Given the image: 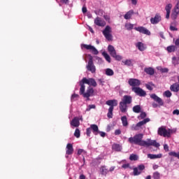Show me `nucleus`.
I'll return each instance as SVG.
<instances>
[{
	"label": "nucleus",
	"mask_w": 179,
	"mask_h": 179,
	"mask_svg": "<svg viewBox=\"0 0 179 179\" xmlns=\"http://www.w3.org/2000/svg\"><path fill=\"white\" fill-rule=\"evenodd\" d=\"M143 134H136L134 137H130L128 139V142L131 144L138 145V146H143L144 148H149V146H154V148H159L160 143H157L156 140H152L150 138L147 141H143Z\"/></svg>",
	"instance_id": "f257e3e1"
},
{
	"label": "nucleus",
	"mask_w": 179,
	"mask_h": 179,
	"mask_svg": "<svg viewBox=\"0 0 179 179\" xmlns=\"http://www.w3.org/2000/svg\"><path fill=\"white\" fill-rule=\"evenodd\" d=\"M106 104L110 106L107 113V117L108 118H113V111H114V107H117L118 106V101L116 99L108 100L106 102Z\"/></svg>",
	"instance_id": "f03ea898"
},
{
	"label": "nucleus",
	"mask_w": 179,
	"mask_h": 179,
	"mask_svg": "<svg viewBox=\"0 0 179 179\" xmlns=\"http://www.w3.org/2000/svg\"><path fill=\"white\" fill-rule=\"evenodd\" d=\"M171 132H173L172 129L167 130L166 127H161L158 129V135L159 136H164V138H171Z\"/></svg>",
	"instance_id": "7ed1b4c3"
},
{
	"label": "nucleus",
	"mask_w": 179,
	"mask_h": 179,
	"mask_svg": "<svg viewBox=\"0 0 179 179\" xmlns=\"http://www.w3.org/2000/svg\"><path fill=\"white\" fill-rule=\"evenodd\" d=\"M108 51L110 56L113 57V58H114L116 61H121V59H122V56L117 55V51L115 50V48H114V46L109 45L108 46Z\"/></svg>",
	"instance_id": "20e7f679"
},
{
	"label": "nucleus",
	"mask_w": 179,
	"mask_h": 179,
	"mask_svg": "<svg viewBox=\"0 0 179 179\" xmlns=\"http://www.w3.org/2000/svg\"><path fill=\"white\" fill-rule=\"evenodd\" d=\"M150 122V118H145L143 120L138 122L136 124H133L131 126V131H139V129H142L143 125H146V124Z\"/></svg>",
	"instance_id": "39448f33"
},
{
	"label": "nucleus",
	"mask_w": 179,
	"mask_h": 179,
	"mask_svg": "<svg viewBox=\"0 0 179 179\" xmlns=\"http://www.w3.org/2000/svg\"><path fill=\"white\" fill-rule=\"evenodd\" d=\"M86 68L91 73H96V66H94V63L93 62V57H90Z\"/></svg>",
	"instance_id": "423d86ee"
},
{
	"label": "nucleus",
	"mask_w": 179,
	"mask_h": 179,
	"mask_svg": "<svg viewBox=\"0 0 179 179\" xmlns=\"http://www.w3.org/2000/svg\"><path fill=\"white\" fill-rule=\"evenodd\" d=\"M111 27L106 26L103 31V34L104 37L108 40V41H113V35L111 34Z\"/></svg>",
	"instance_id": "0eeeda50"
},
{
	"label": "nucleus",
	"mask_w": 179,
	"mask_h": 179,
	"mask_svg": "<svg viewBox=\"0 0 179 179\" xmlns=\"http://www.w3.org/2000/svg\"><path fill=\"white\" fill-rule=\"evenodd\" d=\"M132 92L136 93L137 96L140 97H145L146 96V91L143 90L142 88L137 87H131Z\"/></svg>",
	"instance_id": "6e6552de"
},
{
	"label": "nucleus",
	"mask_w": 179,
	"mask_h": 179,
	"mask_svg": "<svg viewBox=\"0 0 179 179\" xmlns=\"http://www.w3.org/2000/svg\"><path fill=\"white\" fill-rule=\"evenodd\" d=\"M83 80L84 81V83H85V85H88L89 86H92V87H97V82H96V80H94V78H83Z\"/></svg>",
	"instance_id": "1a4fd4ad"
},
{
	"label": "nucleus",
	"mask_w": 179,
	"mask_h": 179,
	"mask_svg": "<svg viewBox=\"0 0 179 179\" xmlns=\"http://www.w3.org/2000/svg\"><path fill=\"white\" fill-rule=\"evenodd\" d=\"M81 47H83V48H85V50H90V51L92 52L94 55H97L99 54V50H97V49L92 45L82 44Z\"/></svg>",
	"instance_id": "9d476101"
},
{
	"label": "nucleus",
	"mask_w": 179,
	"mask_h": 179,
	"mask_svg": "<svg viewBox=\"0 0 179 179\" xmlns=\"http://www.w3.org/2000/svg\"><path fill=\"white\" fill-rule=\"evenodd\" d=\"M128 83L131 87H138V86H141V80L136 78H129Z\"/></svg>",
	"instance_id": "9b49d317"
},
{
	"label": "nucleus",
	"mask_w": 179,
	"mask_h": 179,
	"mask_svg": "<svg viewBox=\"0 0 179 179\" xmlns=\"http://www.w3.org/2000/svg\"><path fill=\"white\" fill-rule=\"evenodd\" d=\"M134 30L139 31V33H141L142 34H146V36H150L151 34L150 31H149V29H146L145 27H135Z\"/></svg>",
	"instance_id": "f8f14e48"
},
{
	"label": "nucleus",
	"mask_w": 179,
	"mask_h": 179,
	"mask_svg": "<svg viewBox=\"0 0 179 179\" xmlns=\"http://www.w3.org/2000/svg\"><path fill=\"white\" fill-rule=\"evenodd\" d=\"M92 96H94V90L92 87H88L86 92L83 95V97L89 100V97H92Z\"/></svg>",
	"instance_id": "ddd939ff"
},
{
	"label": "nucleus",
	"mask_w": 179,
	"mask_h": 179,
	"mask_svg": "<svg viewBox=\"0 0 179 179\" xmlns=\"http://www.w3.org/2000/svg\"><path fill=\"white\" fill-rule=\"evenodd\" d=\"M150 96L154 101H156L159 106H164V103L163 102V99L156 95V94H152L150 95Z\"/></svg>",
	"instance_id": "4468645a"
},
{
	"label": "nucleus",
	"mask_w": 179,
	"mask_h": 179,
	"mask_svg": "<svg viewBox=\"0 0 179 179\" xmlns=\"http://www.w3.org/2000/svg\"><path fill=\"white\" fill-rule=\"evenodd\" d=\"M162 21V16H160V14H156L155 17L150 18V23L152 24H157L159 22Z\"/></svg>",
	"instance_id": "2eb2a0df"
},
{
	"label": "nucleus",
	"mask_w": 179,
	"mask_h": 179,
	"mask_svg": "<svg viewBox=\"0 0 179 179\" xmlns=\"http://www.w3.org/2000/svg\"><path fill=\"white\" fill-rule=\"evenodd\" d=\"M94 24L99 26V27H104L106 22L100 17H96L94 20Z\"/></svg>",
	"instance_id": "dca6fc26"
},
{
	"label": "nucleus",
	"mask_w": 179,
	"mask_h": 179,
	"mask_svg": "<svg viewBox=\"0 0 179 179\" xmlns=\"http://www.w3.org/2000/svg\"><path fill=\"white\" fill-rule=\"evenodd\" d=\"M71 127H74L75 128H78L80 125V122H79V117H74L70 122Z\"/></svg>",
	"instance_id": "f3484780"
},
{
	"label": "nucleus",
	"mask_w": 179,
	"mask_h": 179,
	"mask_svg": "<svg viewBox=\"0 0 179 179\" xmlns=\"http://www.w3.org/2000/svg\"><path fill=\"white\" fill-rule=\"evenodd\" d=\"M122 102L124 103V104H131V103H132V96L124 95L122 99Z\"/></svg>",
	"instance_id": "a211bd4d"
},
{
	"label": "nucleus",
	"mask_w": 179,
	"mask_h": 179,
	"mask_svg": "<svg viewBox=\"0 0 179 179\" xmlns=\"http://www.w3.org/2000/svg\"><path fill=\"white\" fill-rule=\"evenodd\" d=\"M85 85H86V83H84L83 79H82V80L80 81V94L84 96L85 95V90L86 89V86H85Z\"/></svg>",
	"instance_id": "6ab92c4d"
},
{
	"label": "nucleus",
	"mask_w": 179,
	"mask_h": 179,
	"mask_svg": "<svg viewBox=\"0 0 179 179\" xmlns=\"http://www.w3.org/2000/svg\"><path fill=\"white\" fill-rule=\"evenodd\" d=\"M170 90L171 92H174V93H178L179 92V83H175L170 87Z\"/></svg>",
	"instance_id": "aec40b11"
},
{
	"label": "nucleus",
	"mask_w": 179,
	"mask_h": 179,
	"mask_svg": "<svg viewBox=\"0 0 179 179\" xmlns=\"http://www.w3.org/2000/svg\"><path fill=\"white\" fill-rule=\"evenodd\" d=\"M66 155H71L73 153V145L71 143H68L66 145Z\"/></svg>",
	"instance_id": "412c9836"
},
{
	"label": "nucleus",
	"mask_w": 179,
	"mask_h": 179,
	"mask_svg": "<svg viewBox=\"0 0 179 179\" xmlns=\"http://www.w3.org/2000/svg\"><path fill=\"white\" fill-rule=\"evenodd\" d=\"M119 108L121 113H127V110H128V106H127V103H124V102L120 101Z\"/></svg>",
	"instance_id": "4be33fe9"
},
{
	"label": "nucleus",
	"mask_w": 179,
	"mask_h": 179,
	"mask_svg": "<svg viewBox=\"0 0 179 179\" xmlns=\"http://www.w3.org/2000/svg\"><path fill=\"white\" fill-rule=\"evenodd\" d=\"M144 72H145V73H147V75L153 76V75H155V69H153L152 67H145L144 69Z\"/></svg>",
	"instance_id": "5701e85b"
},
{
	"label": "nucleus",
	"mask_w": 179,
	"mask_h": 179,
	"mask_svg": "<svg viewBox=\"0 0 179 179\" xmlns=\"http://www.w3.org/2000/svg\"><path fill=\"white\" fill-rule=\"evenodd\" d=\"M136 47L139 50V51H145L146 50V46L142 42H138L136 44Z\"/></svg>",
	"instance_id": "b1692460"
},
{
	"label": "nucleus",
	"mask_w": 179,
	"mask_h": 179,
	"mask_svg": "<svg viewBox=\"0 0 179 179\" xmlns=\"http://www.w3.org/2000/svg\"><path fill=\"white\" fill-rule=\"evenodd\" d=\"M90 128L92 130L94 134L97 135L99 134V131L97 124H91Z\"/></svg>",
	"instance_id": "393cba45"
},
{
	"label": "nucleus",
	"mask_w": 179,
	"mask_h": 179,
	"mask_svg": "<svg viewBox=\"0 0 179 179\" xmlns=\"http://www.w3.org/2000/svg\"><path fill=\"white\" fill-rule=\"evenodd\" d=\"M132 15H134V10H130L124 15V17L126 20H129L132 17Z\"/></svg>",
	"instance_id": "a878e982"
},
{
	"label": "nucleus",
	"mask_w": 179,
	"mask_h": 179,
	"mask_svg": "<svg viewBox=\"0 0 179 179\" xmlns=\"http://www.w3.org/2000/svg\"><path fill=\"white\" fill-rule=\"evenodd\" d=\"M148 159H151L152 160L155 159H162V154L153 155V154H148Z\"/></svg>",
	"instance_id": "bb28decb"
},
{
	"label": "nucleus",
	"mask_w": 179,
	"mask_h": 179,
	"mask_svg": "<svg viewBox=\"0 0 179 179\" xmlns=\"http://www.w3.org/2000/svg\"><path fill=\"white\" fill-rule=\"evenodd\" d=\"M112 148L113 150H115V152H121V150H122V146L120 144H113Z\"/></svg>",
	"instance_id": "cd10ccee"
},
{
	"label": "nucleus",
	"mask_w": 179,
	"mask_h": 179,
	"mask_svg": "<svg viewBox=\"0 0 179 179\" xmlns=\"http://www.w3.org/2000/svg\"><path fill=\"white\" fill-rule=\"evenodd\" d=\"M121 121L123 127H127L128 126V119L127 118V116H122L121 117Z\"/></svg>",
	"instance_id": "c85d7f7f"
},
{
	"label": "nucleus",
	"mask_w": 179,
	"mask_h": 179,
	"mask_svg": "<svg viewBox=\"0 0 179 179\" xmlns=\"http://www.w3.org/2000/svg\"><path fill=\"white\" fill-rule=\"evenodd\" d=\"M141 106L139 105H136L133 107V111L136 114H139V113H141Z\"/></svg>",
	"instance_id": "c756f323"
},
{
	"label": "nucleus",
	"mask_w": 179,
	"mask_h": 179,
	"mask_svg": "<svg viewBox=\"0 0 179 179\" xmlns=\"http://www.w3.org/2000/svg\"><path fill=\"white\" fill-rule=\"evenodd\" d=\"M106 75L107 76H113L114 75V71H113V69H106Z\"/></svg>",
	"instance_id": "7c9ffc66"
},
{
	"label": "nucleus",
	"mask_w": 179,
	"mask_h": 179,
	"mask_svg": "<svg viewBox=\"0 0 179 179\" xmlns=\"http://www.w3.org/2000/svg\"><path fill=\"white\" fill-rule=\"evenodd\" d=\"M102 55L104 57L105 59H106V61L108 62H111V57H110V55H108V53L103 52L102 53Z\"/></svg>",
	"instance_id": "2f4dec72"
},
{
	"label": "nucleus",
	"mask_w": 179,
	"mask_h": 179,
	"mask_svg": "<svg viewBox=\"0 0 179 179\" xmlns=\"http://www.w3.org/2000/svg\"><path fill=\"white\" fill-rule=\"evenodd\" d=\"M173 10L176 16H177V15L179 14V1H178L177 3L176 4Z\"/></svg>",
	"instance_id": "473e14b6"
},
{
	"label": "nucleus",
	"mask_w": 179,
	"mask_h": 179,
	"mask_svg": "<svg viewBox=\"0 0 179 179\" xmlns=\"http://www.w3.org/2000/svg\"><path fill=\"white\" fill-rule=\"evenodd\" d=\"M152 86L155 87V84H153L152 82L145 84V87L148 89V90H153V87Z\"/></svg>",
	"instance_id": "72a5a7b5"
},
{
	"label": "nucleus",
	"mask_w": 179,
	"mask_h": 179,
	"mask_svg": "<svg viewBox=\"0 0 179 179\" xmlns=\"http://www.w3.org/2000/svg\"><path fill=\"white\" fill-rule=\"evenodd\" d=\"M172 64L176 66V65H178L179 64V57H172Z\"/></svg>",
	"instance_id": "f704fd0d"
},
{
	"label": "nucleus",
	"mask_w": 179,
	"mask_h": 179,
	"mask_svg": "<svg viewBox=\"0 0 179 179\" xmlns=\"http://www.w3.org/2000/svg\"><path fill=\"white\" fill-rule=\"evenodd\" d=\"M168 52H174L176 51V46L175 45H170L166 48Z\"/></svg>",
	"instance_id": "c9c22d12"
},
{
	"label": "nucleus",
	"mask_w": 179,
	"mask_h": 179,
	"mask_svg": "<svg viewBox=\"0 0 179 179\" xmlns=\"http://www.w3.org/2000/svg\"><path fill=\"white\" fill-rule=\"evenodd\" d=\"M171 8H173V4L169 3L165 6V10L166 12L171 13Z\"/></svg>",
	"instance_id": "e433bc0d"
},
{
	"label": "nucleus",
	"mask_w": 179,
	"mask_h": 179,
	"mask_svg": "<svg viewBox=\"0 0 179 179\" xmlns=\"http://www.w3.org/2000/svg\"><path fill=\"white\" fill-rule=\"evenodd\" d=\"M125 28L127 29V30H132V29H134V24L126 23Z\"/></svg>",
	"instance_id": "4c0bfd02"
},
{
	"label": "nucleus",
	"mask_w": 179,
	"mask_h": 179,
	"mask_svg": "<svg viewBox=\"0 0 179 179\" xmlns=\"http://www.w3.org/2000/svg\"><path fill=\"white\" fill-rule=\"evenodd\" d=\"M129 160H131V162L132 161L135 162V161L138 160V155H134V154L130 155Z\"/></svg>",
	"instance_id": "58836bf2"
},
{
	"label": "nucleus",
	"mask_w": 179,
	"mask_h": 179,
	"mask_svg": "<svg viewBox=\"0 0 179 179\" xmlns=\"http://www.w3.org/2000/svg\"><path fill=\"white\" fill-rule=\"evenodd\" d=\"M101 173L102 176H106L108 173L107 169H106V166H101Z\"/></svg>",
	"instance_id": "ea45409f"
},
{
	"label": "nucleus",
	"mask_w": 179,
	"mask_h": 179,
	"mask_svg": "<svg viewBox=\"0 0 179 179\" xmlns=\"http://www.w3.org/2000/svg\"><path fill=\"white\" fill-rule=\"evenodd\" d=\"M74 136H76V138H80V130H79V129H76Z\"/></svg>",
	"instance_id": "a19ab883"
},
{
	"label": "nucleus",
	"mask_w": 179,
	"mask_h": 179,
	"mask_svg": "<svg viewBox=\"0 0 179 179\" xmlns=\"http://www.w3.org/2000/svg\"><path fill=\"white\" fill-rule=\"evenodd\" d=\"M124 65H127V66H131L132 65V60L131 59H127L124 62H123Z\"/></svg>",
	"instance_id": "79ce46f5"
},
{
	"label": "nucleus",
	"mask_w": 179,
	"mask_h": 179,
	"mask_svg": "<svg viewBox=\"0 0 179 179\" xmlns=\"http://www.w3.org/2000/svg\"><path fill=\"white\" fill-rule=\"evenodd\" d=\"M154 179H160V173L156 171L153 173L152 176Z\"/></svg>",
	"instance_id": "37998d69"
},
{
	"label": "nucleus",
	"mask_w": 179,
	"mask_h": 179,
	"mask_svg": "<svg viewBox=\"0 0 179 179\" xmlns=\"http://www.w3.org/2000/svg\"><path fill=\"white\" fill-rule=\"evenodd\" d=\"M169 156H173V157H177L178 159H179V155L178 153L176 152H170L169 153Z\"/></svg>",
	"instance_id": "c03bdc74"
},
{
	"label": "nucleus",
	"mask_w": 179,
	"mask_h": 179,
	"mask_svg": "<svg viewBox=\"0 0 179 179\" xmlns=\"http://www.w3.org/2000/svg\"><path fill=\"white\" fill-rule=\"evenodd\" d=\"M164 96H165L166 97H171V92H170V90L165 91L164 93Z\"/></svg>",
	"instance_id": "a18cd8bd"
},
{
	"label": "nucleus",
	"mask_w": 179,
	"mask_h": 179,
	"mask_svg": "<svg viewBox=\"0 0 179 179\" xmlns=\"http://www.w3.org/2000/svg\"><path fill=\"white\" fill-rule=\"evenodd\" d=\"M79 97V94H73L71 96V101H76V99Z\"/></svg>",
	"instance_id": "49530a36"
},
{
	"label": "nucleus",
	"mask_w": 179,
	"mask_h": 179,
	"mask_svg": "<svg viewBox=\"0 0 179 179\" xmlns=\"http://www.w3.org/2000/svg\"><path fill=\"white\" fill-rule=\"evenodd\" d=\"M169 29H170L171 31H177L178 30V29H177L176 27L173 26V23H171Z\"/></svg>",
	"instance_id": "de8ad7c7"
},
{
	"label": "nucleus",
	"mask_w": 179,
	"mask_h": 179,
	"mask_svg": "<svg viewBox=\"0 0 179 179\" xmlns=\"http://www.w3.org/2000/svg\"><path fill=\"white\" fill-rule=\"evenodd\" d=\"M146 113L145 112H141L140 114V118L141 120H144V118H146Z\"/></svg>",
	"instance_id": "09e8293b"
},
{
	"label": "nucleus",
	"mask_w": 179,
	"mask_h": 179,
	"mask_svg": "<svg viewBox=\"0 0 179 179\" xmlns=\"http://www.w3.org/2000/svg\"><path fill=\"white\" fill-rule=\"evenodd\" d=\"M138 170V168L134 169V176H139V174H141V172H139Z\"/></svg>",
	"instance_id": "8fccbe9b"
},
{
	"label": "nucleus",
	"mask_w": 179,
	"mask_h": 179,
	"mask_svg": "<svg viewBox=\"0 0 179 179\" xmlns=\"http://www.w3.org/2000/svg\"><path fill=\"white\" fill-rule=\"evenodd\" d=\"M86 134L87 136H90V134H92V129L90 127L86 129Z\"/></svg>",
	"instance_id": "3c124183"
},
{
	"label": "nucleus",
	"mask_w": 179,
	"mask_h": 179,
	"mask_svg": "<svg viewBox=\"0 0 179 179\" xmlns=\"http://www.w3.org/2000/svg\"><path fill=\"white\" fill-rule=\"evenodd\" d=\"M140 171H143V169H145V165L143 164H141L138 165V168H137Z\"/></svg>",
	"instance_id": "603ef678"
},
{
	"label": "nucleus",
	"mask_w": 179,
	"mask_h": 179,
	"mask_svg": "<svg viewBox=\"0 0 179 179\" xmlns=\"http://www.w3.org/2000/svg\"><path fill=\"white\" fill-rule=\"evenodd\" d=\"M92 108H96V105H89L88 108H87V111H90Z\"/></svg>",
	"instance_id": "864d4df0"
},
{
	"label": "nucleus",
	"mask_w": 179,
	"mask_h": 179,
	"mask_svg": "<svg viewBox=\"0 0 179 179\" xmlns=\"http://www.w3.org/2000/svg\"><path fill=\"white\" fill-rule=\"evenodd\" d=\"M173 115H179V110L178 109H176L173 111Z\"/></svg>",
	"instance_id": "5fc2aeb1"
},
{
	"label": "nucleus",
	"mask_w": 179,
	"mask_h": 179,
	"mask_svg": "<svg viewBox=\"0 0 179 179\" xmlns=\"http://www.w3.org/2000/svg\"><path fill=\"white\" fill-rule=\"evenodd\" d=\"M98 134L102 137L104 138L106 136V133L104 131H99Z\"/></svg>",
	"instance_id": "6e6d98bb"
},
{
	"label": "nucleus",
	"mask_w": 179,
	"mask_h": 179,
	"mask_svg": "<svg viewBox=\"0 0 179 179\" xmlns=\"http://www.w3.org/2000/svg\"><path fill=\"white\" fill-rule=\"evenodd\" d=\"M115 135H121V130L120 129H116L115 131Z\"/></svg>",
	"instance_id": "4d7b16f0"
},
{
	"label": "nucleus",
	"mask_w": 179,
	"mask_h": 179,
	"mask_svg": "<svg viewBox=\"0 0 179 179\" xmlns=\"http://www.w3.org/2000/svg\"><path fill=\"white\" fill-rule=\"evenodd\" d=\"M161 72H162V73H167V72H169V69H161Z\"/></svg>",
	"instance_id": "13d9d810"
},
{
	"label": "nucleus",
	"mask_w": 179,
	"mask_h": 179,
	"mask_svg": "<svg viewBox=\"0 0 179 179\" xmlns=\"http://www.w3.org/2000/svg\"><path fill=\"white\" fill-rule=\"evenodd\" d=\"M164 150L165 152H169V145L167 144L164 145Z\"/></svg>",
	"instance_id": "bf43d9fd"
},
{
	"label": "nucleus",
	"mask_w": 179,
	"mask_h": 179,
	"mask_svg": "<svg viewBox=\"0 0 179 179\" xmlns=\"http://www.w3.org/2000/svg\"><path fill=\"white\" fill-rule=\"evenodd\" d=\"M122 169H128L129 167V164H124L122 166Z\"/></svg>",
	"instance_id": "052dcab7"
},
{
	"label": "nucleus",
	"mask_w": 179,
	"mask_h": 179,
	"mask_svg": "<svg viewBox=\"0 0 179 179\" xmlns=\"http://www.w3.org/2000/svg\"><path fill=\"white\" fill-rule=\"evenodd\" d=\"M82 12H83V13H86V12H87V8L86 7L83 6L82 8Z\"/></svg>",
	"instance_id": "680f3d73"
},
{
	"label": "nucleus",
	"mask_w": 179,
	"mask_h": 179,
	"mask_svg": "<svg viewBox=\"0 0 179 179\" xmlns=\"http://www.w3.org/2000/svg\"><path fill=\"white\" fill-rule=\"evenodd\" d=\"M98 80L99 82V84L101 85V86H104V84H103L104 83V81H103L101 78L99 79Z\"/></svg>",
	"instance_id": "e2e57ef3"
},
{
	"label": "nucleus",
	"mask_w": 179,
	"mask_h": 179,
	"mask_svg": "<svg viewBox=\"0 0 179 179\" xmlns=\"http://www.w3.org/2000/svg\"><path fill=\"white\" fill-rule=\"evenodd\" d=\"M131 1L133 5H136L138 3V0H131Z\"/></svg>",
	"instance_id": "0e129e2a"
},
{
	"label": "nucleus",
	"mask_w": 179,
	"mask_h": 179,
	"mask_svg": "<svg viewBox=\"0 0 179 179\" xmlns=\"http://www.w3.org/2000/svg\"><path fill=\"white\" fill-rule=\"evenodd\" d=\"M82 153H83V150L79 149V150H78V155H82Z\"/></svg>",
	"instance_id": "69168bd1"
},
{
	"label": "nucleus",
	"mask_w": 179,
	"mask_h": 179,
	"mask_svg": "<svg viewBox=\"0 0 179 179\" xmlns=\"http://www.w3.org/2000/svg\"><path fill=\"white\" fill-rule=\"evenodd\" d=\"M175 45H179V38L176 39L175 41Z\"/></svg>",
	"instance_id": "338daca9"
},
{
	"label": "nucleus",
	"mask_w": 179,
	"mask_h": 179,
	"mask_svg": "<svg viewBox=\"0 0 179 179\" xmlns=\"http://www.w3.org/2000/svg\"><path fill=\"white\" fill-rule=\"evenodd\" d=\"M80 179H86V176H85V175H80Z\"/></svg>",
	"instance_id": "774afa93"
}]
</instances>
